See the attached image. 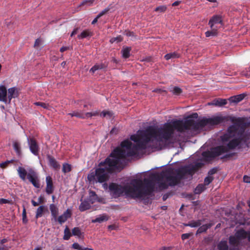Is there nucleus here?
<instances>
[{"instance_id":"f257e3e1","label":"nucleus","mask_w":250,"mask_h":250,"mask_svg":"<svg viewBox=\"0 0 250 250\" xmlns=\"http://www.w3.org/2000/svg\"><path fill=\"white\" fill-rule=\"evenodd\" d=\"M197 117L198 114L195 113L184 120H175L167 123L160 128L148 127V132L150 133L153 139L151 141L152 145L157 150L172 146L175 143L179 141L174 135L175 130L193 136L202 130H206L212 126L222 123L226 120V118L221 115L195 120V119Z\"/></svg>"},{"instance_id":"f03ea898","label":"nucleus","mask_w":250,"mask_h":250,"mask_svg":"<svg viewBox=\"0 0 250 250\" xmlns=\"http://www.w3.org/2000/svg\"><path fill=\"white\" fill-rule=\"evenodd\" d=\"M130 139L134 142L133 144L130 140H125L104 162L98 165L95 170L90 172L87 175L90 182L102 183L106 181L110 173L122 167V162L125 157L135 155L139 150L147 147L156 149L152 145L153 139L148 128L145 130H138L136 134L131 136Z\"/></svg>"},{"instance_id":"7ed1b4c3","label":"nucleus","mask_w":250,"mask_h":250,"mask_svg":"<svg viewBox=\"0 0 250 250\" xmlns=\"http://www.w3.org/2000/svg\"><path fill=\"white\" fill-rule=\"evenodd\" d=\"M222 140L223 142H229L227 146H220L213 148L211 152L213 157L223 154L229 149H233L237 146H248V143H250L249 136L245 134L244 131L238 125L229 126L228 132L222 137Z\"/></svg>"},{"instance_id":"20e7f679","label":"nucleus","mask_w":250,"mask_h":250,"mask_svg":"<svg viewBox=\"0 0 250 250\" xmlns=\"http://www.w3.org/2000/svg\"><path fill=\"white\" fill-rule=\"evenodd\" d=\"M110 194L114 198L123 195L133 198H141L146 194L143 183L141 180H133L129 185L124 187L115 183H111L109 186Z\"/></svg>"},{"instance_id":"39448f33","label":"nucleus","mask_w":250,"mask_h":250,"mask_svg":"<svg viewBox=\"0 0 250 250\" xmlns=\"http://www.w3.org/2000/svg\"><path fill=\"white\" fill-rule=\"evenodd\" d=\"M180 170H174L173 169H169L163 172L161 176L165 179V183H161L160 188L162 189L167 188L168 186H174L176 185L179 179L181 178V176L179 173Z\"/></svg>"},{"instance_id":"423d86ee","label":"nucleus","mask_w":250,"mask_h":250,"mask_svg":"<svg viewBox=\"0 0 250 250\" xmlns=\"http://www.w3.org/2000/svg\"><path fill=\"white\" fill-rule=\"evenodd\" d=\"M17 171L19 177L23 181L26 180V176L29 181L36 188H39L40 187V181L36 172L32 168H28L26 170L22 167H19Z\"/></svg>"},{"instance_id":"0eeeda50","label":"nucleus","mask_w":250,"mask_h":250,"mask_svg":"<svg viewBox=\"0 0 250 250\" xmlns=\"http://www.w3.org/2000/svg\"><path fill=\"white\" fill-rule=\"evenodd\" d=\"M72 215V211L71 209L67 208L62 215L57 217V219L54 220L55 222H58L60 224L65 222L68 219L70 218Z\"/></svg>"},{"instance_id":"6e6552de","label":"nucleus","mask_w":250,"mask_h":250,"mask_svg":"<svg viewBox=\"0 0 250 250\" xmlns=\"http://www.w3.org/2000/svg\"><path fill=\"white\" fill-rule=\"evenodd\" d=\"M28 145L31 152L35 155H38L39 148L36 141L31 139L28 140Z\"/></svg>"},{"instance_id":"1a4fd4ad","label":"nucleus","mask_w":250,"mask_h":250,"mask_svg":"<svg viewBox=\"0 0 250 250\" xmlns=\"http://www.w3.org/2000/svg\"><path fill=\"white\" fill-rule=\"evenodd\" d=\"M46 186L45 191L47 194H50L53 192L54 187L52 178L50 176L46 177Z\"/></svg>"},{"instance_id":"9d476101","label":"nucleus","mask_w":250,"mask_h":250,"mask_svg":"<svg viewBox=\"0 0 250 250\" xmlns=\"http://www.w3.org/2000/svg\"><path fill=\"white\" fill-rule=\"evenodd\" d=\"M235 236L239 240L247 237L248 240L250 241V231H246L243 229H239L235 233Z\"/></svg>"},{"instance_id":"9b49d317","label":"nucleus","mask_w":250,"mask_h":250,"mask_svg":"<svg viewBox=\"0 0 250 250\" xmlns=\"http://www.w3.org/2000/svg\"><path fill=\"white\" fill-rule=\"evenodd\" d=\"M19 95L18 89L16 87L10 88L8 89L7 98L9 100V103H10L12 98L17 97Z\"/></svg>"},{"instance_id":"f8f14e48","label":"nucleus","mask_w":250,"mask_h":250,"mask_svg":"<svg viewBox=\"0 0 250 250\" xmlns=\"http://www.w3.org/2000/svg\"><path fill=\"white\" fill-rule=\"evenodd\" d=\"M0 101L6 103L7 102V91L5 86L0 85Z\"/></svg>"},{"instance_id":"ddd939ff","label":"nucleus","mask_w":250,"mask_h":250,"mask_svg":"<svg viewBox=\"0 0 250 250\" xmlns=\"http://www.w3.org/2000/svg\"><path fill=\"white\" fill-rule=\"evenodd\" d=\"M209 25L210 28H213L215 25H222L221 18L218 16H213L209 21Z\"/></svg>"},{"instance_id":"4468645a","label":"nucleus","mask_w":250,"mask_h":250,"mask_svg":"<svg viewBox=\"0 0 250 250\" xmlns=\"http://www.w3.org/2000/svg\"><path fill=\"white\" fill-rule=\"evenodd\" d=\"M49 209L52 217V219L53 220L57 219L59 214V208L57 206L54 204H51L49 205Z\"/></svg>"},{"instance_id":"2eb2a0df","label":"nucleus","mask_w":250,"mask_h":250,"mask_svg":"<svg viewBox=\"0 0 250 250\" xmlns=\"http://www.w3.org/2000/svg\"><path fill=\"white\" fill-rule=\"evenodd\" d=\"M227 103V100L224 99H216L211 103H209L208 104L213 105L215 106H221L226 104Z\"/></svg>"},{"instance_id":"dca6fc26","label":"nucleus","mask_w":250,"mask_h":250,"mask_svg":"<svg viewBox=\"0 0 250 250\" xmlns=\"http://www.w3.org/2000/svg\"><path fill=\"white\" fill-rule=\"evenodd\" d=\"M108 216L105 214H102L99 215L95 219L92 220V223H101L102 222L106 221L108 220Z\"/></svg>"},{"instance_id":"f3484780","label":"nucleus","mask_w":250,"mask_h":250,"mask_svg":"<svg viewBox=\"0 0 250 250\" xmlns=\"http://www.w3.org/2000/svg\"><path fill=\"white\" fill-rule=\"evenodd\" d=\"M245 97L244 94H239L238 95L232 96L229 98V101L231 103H238L241 101Z\"/></svg>"},{"instance_id":"a211bd4d","label":"nucleus","mask_w":250,"mask_h":250,"mask_svg":"<svg viewBox=\"0 0 250 250\" xmlns=\"http://www.w3.org/2000/svg\"><path fill=\"white\" fill-rule=\"evenodd\" d=\"M93 35L92 32L90 30H85L78 36L79 39H83L88 37H91Z\"/></svg>"},{"instance_id":"6ab92c4d","label":"nucleus","mask_w":250,"mask_h":250,"mask_svg":"<svg viewBox=\"0 0 250 250\" xmlns=\"http://www.w3.org/2000/svg\"><path fill=\"white\" fill-rule=\"evenodd\" d=\"M91 203H89L88 201H84L82 202L79 206V209L81 211H83L85 210L89 209L91 207Z\"/></svg>"},{"instance_id":"aec40b11","label":"nucleus","mask_w":250,"mask_h":250,"mask_svg":"<svg viewBox=\"0 0 250 250\" xmlns=\"http://www.w3.org/2000/svg\"><path fill=\"white\" fill-rule=\"evenodd\" d=\"M46 209V208L44 206H40L37 209L36 213V218H38L42 216L44 211Z\"/></svg>"},{"instance_id":"412c9836","label":"nucleus","mask_w":250,"mask_h":250,"mask_svg":"<svg viewBox=\"0 0 250 250\" xmlns=\"http://www.w3.org/2000/svg\"><path fill=\"white\" fill-rule=\"evenodd\" d=\"M131 48L130 47H125L122 50V56L124 58H128L130 56V52Z\"/></svg>"},{"instance_id":"4be33fe9","label":"nucleus","mask_w":250,"mask_h":250,"mask_svg":"<svg viewBox=\"0 0 250 250\" xmlns=\"http://www.w3.org/2000/svg\"><path fill=\"white\" fill-rule=\"evenodd\" d=\"M13 148L17 153V155L20 156L21 154V145L16 141L13 142Z\"/></svg>"},{"instance_id":"5701e85b","label":"nucleus","mask_w":250,"mask_h":250,"mask_svg":"<svg viewBox=\"0 0 250 250\" xmlns=\"http://www.w3.org/2000/svg\"><path fill=\"white\" fill-rule=\"evenodd\" d=\"M206 188L204 185L199 184L194 189L195 194H200L206 189Z\"/></svg>"},{"instance_id":"b1692460","label":"nucleus","mask_w":250,"mask_h":250,"mask_svg":"<svg viewBox=\"0 0 250 250\" xmlns=\"http://www.w3.org/2000/svg\"><path fill=\"white\" fill-rule=\"evenodd\" d=\"M113 114L110 111L104 110L102 111L100 114V116L102 117H106L108 119H111L112 118Z\"/></svg>"},{"instance_id":"393cba45","label":"nucleus","mask_w":250,"mask_h":250,"mask_svg":"<svg viewBox=\"0 0 250 250\" xmlns=\"http://www.w3.org/2000/svg\"><path fill=\"white\" fill-rule=\"evenodd\" d=\"M49 161L50 165L53 168L57 169L60 167L59 164L54 158L52 157H49Z\"/></svg>"},{"instance_id":"a878e982","label":"nucleus","mask_w":250,"mask_h":250,"mask_svg":"<svg viewBox=\"0 0 250 250\" xmlns=\"http://www.w3.org/2000/svg\"><path fill=\"white\" fill-rule=\"evenodd\" d=\"M211 31H208L205 33L206 36L209 37L210 36H215L217 35V29L215 28H211Z\"/></svg>"},{"instance_id":"bb28decb","label":"nucleus","mask_w":250,"mask_h":250,"mask_svg":"<svg viewBox=\"0 0 250 250\" xmlns=\"http://www.w3.org/2000/svg\"><path fill=\"white\" fill-rule=\"evenodd\" d=\"M218 248L219 250H227L228 247L226 241H221L218 245Z\"/></svg>"},{"instance_id":"cd10ccee","label":"nucleus","mask_w":250,"mask_h":250,"mask_svg":"<svg viewBox=\"0 0 250 250\" xmlns=\"http://www.w3.org/2000/svg\"><path fill=\"white\" fill-rule=\"evenodd\" d=\"M179 57V55L176 53V52H173L171 53H168L166 54L165 56V58L167 60H168L171 59L177 58Z\"/></svg>"},{"instance_id":"c85d7f7f","label":"nucleus","mask_w":250,"mask_h":250,"mask_svg":"<svg viewBox=\"0 0 250 250\" xmlns=\"http://www.w3.org/2000/svg\"><path fill=\"white\" fill-rule=\"evenodd\" d=\"M72 233L73 235L76 236L79 238L81 237L82 234L80 229L78 227H75L73 229Z\"/></svg>"},{"instance_id":"c756f323","label":"nucleus","mask_w":250,"mask_h":250,"mask_svg":"<svg viewBox=\"0 0 250 250\" xmlns=\"http://www.w3.org/2000/svg\"><path fill=\"white\" fill-rule=\"evenodd\" d=\"M71 236V234L68 228L66 227L64 230V235L63 237V239L67 240L70 238Z\"/></svg>"},{"instance_id":"7c9ffc66","label":"nucleus","mask_w":250,"mask_h":250,"mask_svg":"<svg viewBox=\"0 0 250 250\" xmlns=\"http://www.w3.org/2000/svg\"><path fill=\"white\" fill-rule=\"evenodd\" d=\"M167 9V7L166 5H161L157 7L154 11L158 13H164Z\"/></svg>"},{"instance_id":"2f4dec72","label":"nucleus","mask_w":250,"mask_h":250,"mask_svg":"<svg viewBox=\"0 0 250 250\" xmlns=\"http://www.w3.org/2000/svg\"><path fill=\"white\" fill-rule=\"evenodd\" d=\"M103 67L104 66L102 64H95L90 69V72L94 73L96 70L102 69Z\"/></svg>"},{"instance_id":"473e14b6","label":"nucleus","mask_w":250,"mask_h":250,"mask_svg":"<svg viewBox=\"0 0 250 250\" xmlns=\"http://www.w3.org/2000/svg\"><path fill=\"white\" fill-rule=\"evenodd\" d=\"M71 170V166L68 164H64L62 166V171L64 173H66L70 171Z\"/></svg>"},{"instance_id":"72a5a7b5","label":"nucleus","mask_w":250,"mask_h":250,"mask_svg":"<svg viewBox=\"0 0 250 250\" xmlns=\"http://www.w3.org/2000/svg\"><path fill=\"white\" fill-rule=\"evenodd\" d=\"M90 198L89 202H91V204H93L95 201L97 199V195L94 191H90Z\"/></svg>"},{"instance_id":"f704fd0d","label":"nucleus","mask_w":250,"mask_h":250,"mask_svg":"<svg viewBox=\"0 0 250 250\" xmlns=\"http://www.w3.org/2000/svg\"><path fill=\"white\" fill-rule=\"evenodd\" d=\"M95 0H84L81 2L80 6H91Z\"/></svg>"},{"instance_id":"c9c22d12","label":"nucleus","mask_w":250,"mask_h":250,"mask_svg":"<svg viewBox=\"0 0 250 250\" xmlns=\"http://www.w3.org/2000/svg\"><path fill=\"white\" fill-rule=\"evenodd\" d=\"M99 115V112L97 111L94 112H87L84 114L85 118H88L92 116H96Z\"/></svg>"},{"instance_id":"e433bc0d","label":"nucleus","mask_w":250,"mask_h":250,"mask_svg":"<svg viewBox=\"0 0 250 250\" xmlns=\"http://www.w3.org/2000/svg\"><path fill=\"white\" fill-rule=\"evenodd\" d=\"M69 114L71 115L72 117L76 116L77 117L80 118H85L84 114L79 112H73V113H69Z\"/></svg>"},{"instance_id":"4c0bfd02","label":"nucleus","mask_w":250,"mask_h":250,"mask_svg":"<svg viewBox=\"0 0 250 250\" xmlns=\"http://www.w3.org/2000/svg\"><path fill=\"white\" fill-rule=\"evenodd\" d=\"M213 179V177L210 175H209L206 177L204 180V185L207 186L209 185L212 182Z\"/></svg>"},{"instance_id":"58836bf2","label":"nucleus","mask_w":250,"mask_h":250,"mask_svg":"<svg viewBox=\"0 0 250 250\" xmlns=\"http://www.w3.org/2000/svg\"><path fill=\"white\" fill-rule=\"evenodd\" d=\"M239 239L236 237L234 236H231L229 237V243L231 244H235L238 243Z\"/></svg>"},{"instance_id":"ea45409f","label":"nucleus","mask_w":250,"mask_h":250,"mask_svg":"<svg viewBox=\"0 0 250 250\" xmlns=\"http://www.w3.org/2000/svg\"><path fill=\"white\" fill-rule=\"evenodd\" d=\"M123 40V38L121 36H119L117 37L112 38L110 40V42L111 43H113L115 42H121Z\"/></svg>"},{"instance_id":"a19ab883","label":"nucleus","mask_w":250,"mask_h":250,"mask_svg":"<svg viewBox=\"0 0 250 250\" xmlns=\"http://www.w3.org/2000/svg\"><path fill=\"white\" fill-rule=\"evenodd\" d=\"M22 221L24 224H26L28 220H27V219L26 217V209L24 208H23V210H22Z\"/></svg>"},{"instance_id":"79ce46f5","label":"nucleus","mask_w":250,"mask_h":250,"mask_svg":"<svg viewBox=\"0 0 250 250\" xmlns=\"http://www.w3.org/2000/svg\"><path fill=\"white\" fill-rule=\"evenodd\" d=\"M35 104L38 106H41L43 108H47L49 106V105L48 104L42 102H36L35 103Z\"/></svg>"},{"instance_id":"37998d69","label":"nucleus","mask_w":250,"mask_h":250,"mask_svg":"<svg viewBox=\"0 0 250 250\" xmlns=\"http://www.w3.org/2000/svg\"><path fill=\"white\" fill-rule=\"evenodd\" d=\"M72 248L77 250H82L83 247L81 246L78 243H74L72 245Z\"/></svg>"},{"instance_id":"c03bdc74","label":"nucleus","mask_w":250,"mask_h":250,"mask_svg":"<svg viewBox=\"0 0 250 250\" xmlns=\"http://www.w3.org/2000/svg\"><path fill=\"white\" fill-rule=\"evenodd\" d=\"M208 227H209L208 226H207V225H203V226H202V227H201L200 228H199L198 231L200 233L202 232L203 231H206L208 229Z\"/></svg>"},{"instance_id":"a18cd8bd","label":"nucleus","mask_w":250,"mask_h":250,"mask_svg":"<svg viewBox=\"0 0 250 250\" xmlns=\"http://www.w3.org/2000/svg\"><path fill=\"white\" fill-rule=\"evenodd\" d=\"M13 161H14V160H11V161H5L4 162L1 163L0 164V167L1 168H4L7 166L8 164H9L10 163H12Z\"/></svg>"},{"instance_id":"49530a36","label":"nucleus","mask_w":250,"mask_h":250,"mask_svg":"<svg viewBox=\"0 0 250 250\" xmlns=\"http://www.w3.org/2000/svg\"><path fill=\"white\" fill-rule=\"evenodd\" d=\"M200 225V223L199 222H194L188 225H186V226H190L191 227H197Z\"/></svg>"},{"instance_id":"de8ad7c7","label":"nucleus","mask_w":250,"mask_h":250,"mask_svg":"<svg viewBox=\"0 0 250 250\" xmlns=\"http://www.w3.org/2000/svg\"><path fill=\"white\" fill-rule=\"evenodd\" d=\"M11 204V201L9 200L0 198V204Z\"/></svg>"},{"instance_id":"09e8293b","label":"nucleus","mask_w":250,"mask_h":250,"mask_svg":"<svg viewBox=\"0 0 250 250\" xmlns=\"http://www.w3.org/2000/svg\"><path fill=\"white\" fill-rule=\"evenodd\" d=\"M181 89L178 87H175L173 89V92L176 94H179L181 93Z\"/></svg>"},{"instance_id":"8fccbe9b","label":"nucleus","mask_w":250,"mask_h":250,"mask_svg":"<svg viewBox=\"0 0 250 250\" xmlns=\"http://www.w3.org/2000/svg\"><path fill=\"white\" fill-rule=\"evenodd\" d=\"M41 42L42 40L41 39H37L35 42L34 46L36 47H39L40 45Z\"/></svg>"},{"instance_id":"3c124183","label":"nucleus","mask_w":250,"mask_h":250,"mask_svg":"<svg viewBox=\"0 0 250 250\" xmlns=\"http://www.w3.org/2000/svg\"><path fill=\"white\" fill-rule=\"evenodd\" d=\"M244 182L247 183H250V176L245 175L243 177Z\"/></svg>"},{"instance_id":"603ef678","label":"nucleus","mask_w":250,"mask_h":250,"mask_svg":"<svg viewBox=\"0 0 250 250\" xmlns=\"http://www.w3.org/2000/svg\"><path fill=\"white\" fill-rule=\"evenodd\" d=\"M190 236V234L189 233H184L182 235V239L183 240H185L188 239L189 236Z\"/></svg>"},{"instance_id":"864d4df0","label":"nucleus","mask_w":250,"mask_h":250,"mask_svg":"<svg viewBox=\"0 0 250 250\" xmlns=\"http://www.w3.org/2000/svg\"><path fill=\"white\" fill-rule=\"evenodd\" d=\"M125 35L127 36H128V37H133L134 36L133 33L131 32H130V31H126L125 32Z\"/></svg>"},{"instance_id":"5fc2aeb1","label":"nucleus","mask_w":250,"mask_h":250,"mask_svg":"<svg viewBox=\"0 0 250 250\" xmlns=\"http://www.w3.org/2000/svg\"><path fill=\"white\" fill-rule=\"evenodd\" d=\"M43 197L42 196H40L38 198V203L42 204L43 202Z\"/></svg>"},{"instance_id":"6e6d98bb","label":"nucleus","mask_w":250,"mask_h":250,"mask_svg":"<svg viewBox=\"0 0 250 250\" xmlns=\"http://www.w3.org/2000/svg\"><path fill=\"white\" fill-rule=\"evenodd\" d=\"M78 28H75L71 33L70 36L73 37L74 35H76L77 33Z\"/></svg>"},{"instance_id":"4d7b16f0","label":"nucleus","mask_w":250,"mask_h":250,"mask_svg":"<svg viewBox=\"0 0 250 250\" xmlns=\"http://www.w3.org/2000/svg\"><path fill=\"white\" fill-rule=\"evenodd\" d=\"M181 2V1H179V0H177V1H175L174 2H173L172 4V6H177Z\"/></svg>"},{"instance_id":"13d9d810","label":"nucleus","mask_w":250,"mask_h":250,"mask_svg":"<svg viewBox=\"0 0 250 250\" xmlns=\"http://www.w3.org/2000/svg\"><path fill=\"white\" fill-rule=\"evenodd\" d=\"M67 49H68L67 47L63 46V47L61 48L60 51L62 52H63L66 51V50H67Z\"/></svg>"},{"instance_id":"bf43d9fd","label":"nucleus","mask_w":250,"mask_h":250,"mask_svg":"<svg viewBox=\"0 0 250 250\" xmlns=\"http://www.w3.org/2000/svg\"><path fill=\"white\" fill-rule=\"evenodd\" d=\"M31 203H32L33 206H34V207H36V206H37L39 204L38 203V202H35L34 200H32L31 201Z\"/></svg>"},{"instance_id":"052dcab7","label":"nucleus","mask_w":250,"mask_h":250,"mask_svg":"<svg viewBox=\"0 0 250 250\" xmlns=\"http://www.w3.org/2000/svg\"><path fill=\"white\" fill-rule=\"evenodd\" d=\"M99 18H97V16L93 20V21H92V24H94L95 23H96L97 21H98V20Z\"/></svg>"},{"instance_id":"680f3d73","label":"nucleus","mask_w":250,"mask_h":250,"mask_svg":"<svg viewBox=\"0 0 250 250\" xmlns=\"http://www.w3.org/2000/svg\"><path fill=\"white\" fill-rule=\"evenodd\" d=\"M104 14V11L101 12L99 14L97 15V18H100L102 16H103Z\"/></svg>"},{"instance_id":"e2e57ef3","label":"nucleus","mask_w":250,"mask_h":250,"mask_svg":"<svg viewBox=\"0 0 250 250\" xmlns=\"http://www.w3.org/2000/svg\"><path fill=\"white\" fill-rule=\"evenodd\" d=\"M7 241V239H3L0 241V244H3Z\"/></svg>"},{"instance_id":"0e129e2a","label":"nucleus","mask_w":250,"mask_h":250,"mask_svg":"<svg viewBox=\"0 0 250 250\" xmlns=\"http://www.w3.org/2000/svg\"><path fill=\"white\" fill-rule=\"evenodd\" d=\"M82 250H94L92 248H83Z\"/></svg>"},{"instance_id":"69168bd1","label":"nucleus","mask_w":250,"mask_h":250,"mask_svg":"<svg viewBox=\"0 0 250 250\" xmlns=\"http://www.w3.org/2000/svg\"><path fill=\"white\" fill-rule=\"evenodd\" d=\"M153 91L155 92H160V91H161V90L159 89H155L153 90Z\"/></svg>"},{"instance_id":"338daca9","label":"nucleus","mask_w":250,"mask_h":250,"mask_svg":"<svg viewBox=\"0 0 250 250\" xmlns=\"http://www.w3.org/2000/svg\"><path fill=\"white\" fill-rule=\"evenodd\" d=\"M34 250H41V249L39 247H36L34 249Z\"/></svg>"},{"instance_id":"774afa93","label":"nucleus","mask_w":250,"mask_h":250,"mask_svg":"<svg viewBox=\"0 0 250 250\" xmlns=\"http://www.w3.org/2000/svg\"><path fill=\"white\" fill-rule=\"evenodd\" d=\"M0 250H7L5 249V248L3 247H0Z\"/></svg>"}]
</instances>
